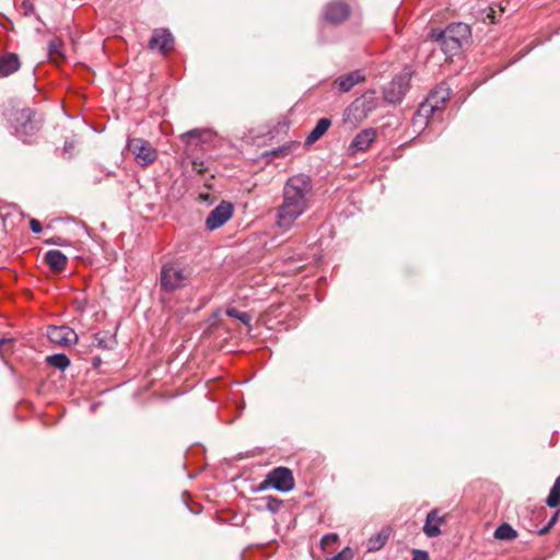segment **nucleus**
<instances>
[{
    "label": "nucleus",
    "mask_w": 560,
    "mask_h": 560,
    "mask_svg": "<svg viewBox=\"0 0 560 560\" xmlns=\"http://www.w3.org/2000/svg\"><path fill=\"white\" fill-rule=\"evenodd\" d=\"M266 485H270L280 492H289L294 488L292 471L287 467L275 468L267 475L262 488H265Z\"/></svg>",
    "instance_id": "obj_10"
},
{
    "label": "nucleus",
    "mask_w": 560,
    "mask_h": 560,
    "mask_svg": "<svg viewBox=\"0 0 560 560\" xmlns=\"http://www.w3.org/2000/svg\"><path fill=\"white\" fill-rule=\"evenodd\" d=\"M546 504L549 508H557L560 504V493L550 490L546 500Z\"/></svg>",
    "instance_id": "obj_27"
},
{
    "label": "nucleus",
    "mask_w": 560,
    "mask_h": 560,
    "mask_svg": "<svg viewBox=\"0 0 560 560\" xmlns=\"http://www.w3.org/2000/svg\"><path fill=\"white\" fill-rule=\"evenodd\" d=\"M314 189L310 176L296 174L287 179L282 188L281 202L277 207L276 225L291 230L313 205Z\"/></svg>",
    "instance_id": "obj_1"
},
{
    "label": "nucleus",
    "mask_w": 560,
    "mask_h": 560,
    "mask_svg": "<svg viewBox=\"0 0 560 560\" xmlns=\"http://www.w3.org/2000/svg\"><path fill=\"white\" fill-rule=\"evenodd\" d=\"M215 133L211 129H191L180 136V140L185 143V154L192 156L194 153L202 144L213 141Z\"/></svg>",
    "instance_id": "obj_8"
},
{
    "label": "nucleus",
    "mask_w": 560,
    "mask_h": 560,
    "mask_svg": "<svg viewBox=\"0 0 560 560\" xmlns=\"http://www.w3.org/2000/svg\"><path fill=\"white\" fill-rule=\"evenodd\" d=\"M486 18L490 21V23L494 24L498 22L497 11L493 7H489L487 11Z\"/></svg>",
    "instance_id": "obj_34"
},
{
    "label": "nucleus",
    "mask_w": 560,
    "mask_h": 560,
    "mask_svg": "<svg viewBox=\"0 0 560 560\" xmlns=\"http://www.w3.org/2000/svg\"><path fill=\"white\" fill-rule=\"evenodd\" d=\"M62 48L63 42L60 38L55 37L50 39L48 44V54L51 58L63 57Z\"/></svg>",
    "instance_id": "obj_24"
},
{
    "label": "nucleus",
    "mask_w": 560,
    "mask_h": 560,
    "mask_svg": "<svg viewBox=\"0 0 560 560\" xmlns=\"http://www.w3.org/2000/svg\"><path fill=\"white\" fill-rule=\"evenodd\" d=\"M48 339L56 345L69 347L78 341L77 332L69 326H48L47 327Z\"/></svg>",
    "instance_id": "obj_12"
},
{
    "label": "nucleus",
    "mask_w": 560,
    "mask_h": 560,
    "mask_svg": "<svg viewBox=\"0 0 560 560\" xmlns=\"http://www.w3.org/2000/svg\"><path fill=\"white\" fill-rule=\"evenodd\" d=\"M353 557V553L349 547H346L342 551H340L338 555L334 556L330 560H351Z\"/></svg>",
    "instance_id": "obj_28"
},
{
    "label": "nucleus",
    "mask_w": 560,
    "mask_h": 560,
    "mask_svg": "<svg viewBox=\"0 0 560 560\" xmlns=\"http://www.w3.org/2000/svg\"><path fill=\"white\" fill-rule=\"evenodd\" d=\"M233 214V206L230 202L222 201L213 210L210 211L206 219V229L209 231L217 230L225 224Z\"/></svg>",
    "instance_id": "obj_11"
},
{
    "label": "nucleus",
    "mask_w": 560,
    "mask_h": 560,
    "mask_svg": "<svg viewBox=\"0 0 560 560\" xmlns=\"http://www.w3.org/2000/svg\"><path fill=\"white\" fill-rule=\"evenodd\" d=\"M338 536L336 534H327L322 538V546L325 548L331 544L337 542Z\"/></svg>",
    "instance_id": "obj_30"
},
{
    "label": "nucleus",
    "mask_w": 560,
    "mask_h": 560,
    "mask_svg": "<svg viewBox=\"0 0 560 560\" xmlns=\"http://www.w3.org/2000/svg\"><path fill=\"white\" fill-rule=\"evenodd\" d=\"M266 509L272 513H276L280 510L282 505V500L277 499L275 497H266Z\"/></svg>",
    "instance_id": "obj_26"
},
{
    "label": "nucleus",
    "mask_w": 560,
    "mask_h": 560,
    "mask_svg": "<svg viewBox=\"0 0 560 560\" xmlns=\"http://www.w3.org/2000/svg\"><path fill=\"white\" fill-rule=\"evenodd\" d=\"M388 534L385 532H381L374 536H372L366 542V549L370 552H374L380 550L387 541Z\"/></svg>",
    "instance_id": "obj_23"
},
{
    "label": "nucleus",
    "mask_w": 560,
    "mask_h": 560,
    "mask_svg": "<svg viewBox=\"0 0 560 560\" xmlns=\"http://www.w3.org/2000/svg\"><path fill=\"white\" fill-rule=\"evenodd\" d=\"M191 272L176 264H166L161 270V287L165 291H174L185 287Z\"/></svg>",
    "instance_id": "obj_6"
},
{
    "label": "nucleus",
    "mask_w": 560,
    "mask_h": 560,
    "mask_svg": "<svg viewBox=\"0 0 560 560\" xmlns=\"http://www.w3.org/2000/svg\"><path fill=\"white\" fill-rule=\"evenodd\" d=\"M190 158H191L192 170L195 172H197L198 174H202L206 171L203 162L196 158H192V156H190Z\"/></svg>",
    "instance_id": "obj_29"
},
{
    "label": "nucleus",
    "mask_w": 560,
    "mask_h": 560,
    "mask_svg": "<svg viewBox=\"0 0 560 560\" xmlns=\"http://www.w3.org/2000/svg\"><path fill=\"white\" fill-rule=\"evenodd\" d=\"M45 262L56 272L62 271L68 262L67 256L60 250H48L44 256Z\"/></svg>",
    "instance_id": "obj_18"
},
{
    "label": "nucleus",
    "mask_w": 560,
    "mask_h": 560,
    "mask_svg": "<svg viewBox=\"0 0 560 560\" xmlns=\"http://www.w3.org/2000/svg\"><path fill=\"white\" fill-rule=\"evenodd\" d=\"M378 106V98L374 91H366L357 97L345 110L343 120L352 127L358 126Z\"/></svg>",
    "instance_id": "obj_3"
},
{
    "label": "nucleus",
    "mask_w": 560,
    "mask_h": 560,
    "mask_svg": "<svg viewBox=\"0 0 560 560\" xmlns=\"http://www.w3.org/2000/svg\"><path fill=\"white\" fill-rule=\"evenodd\" d=\"M558 513H559V512H557V513L551 517V520H550V521H549V523H548V526H547V527H546L541 533L547 532V530H548V528H550V527H551V526L557 522Z\"/></svg>",
    "instance_id": "obj_38"
},
{
    "label": "nucleus",
    "mask_w": 560,
    "mask_h": 560,
    "mask_svg": "<svg viewBox=\"0 0 560 560\" xmlns=\"http://www.w3.org/2000/svg\"><path fill=\"white\" fill-rule=\"evenodd\" d=\"M47 243L52 244V245H62L63 244L61 237H59V236L48 240Z\"/></svg>",
    "instance_id": "obj_37"
},
{
    "label": "nucleus",
    "mask_w": 560,
    "mask_h": 560,
    "mask_svg": "<svg viewBox=\"0 0 560 560\" xmlns=\"http://www.w3.org/2000/svg\"><path fill=\"white\" fill-rule=\"evenodd\" d=\"M48 365L54 366L60 371H65L70 365V359L63 353L48 355L46 358Z\"/></svg>",
    "instance_id": "obj_21"
},
{
    "label": "nucleus",
    "mask_w": 560,
    "mask_h": 560,
    "mask_svg": "<svg viewBox=\"0 0 560 560\" xmlns=\"http://www.w3.org/2000/svg\"><path fill=\"white\" fill-rule=\"evenodd\" d=\"M450 96L451 90L446 84L438 85L430 92L425 101L421 103L417 113L418 118L428 119L433 116L448 101Z\"/></svg>",
    "instance_id": "obj_5"
},
{
    "label": "nucleus",
    "mask_w": 560,
    "mask_h": 560,
    "mask_svg": "<svg viewBox=\"0 0 560 560\" xmlns=\"http://www.w3.org/2000/svg\"><path fill=\"white\" fill-rule=\"evenodd\" d=\"M550 490L560 493V476L556 478L553 486L551 487Z\"/></svg>",
    "instance_id": "obj_36"
},
{
    "label": "nucleus",
    "mask_w": 560,
    "mask_h": 560,
    "mask_svg": "<svg viewBox=\"0 0 560 560\" xmlns=\"http://www.w3.org/2000/svg\"><path fill=\"white\" fill-rule=\"evenodd\" d=\"M412 560H429L428 552L422 550H413Z\"/></svg>",
    "instance_id": "obj_35"
},
{
    "label": "nucleus",
    "mask_w": 560,
    "mask_h": 560,
    "mask_svg": "<svg viewBox=\"0 0 560 560\" xmlns=\"http://www.w3.org/2000/svg\"><path fill=\"white\" fill-rule=\"evenodd\" d=\"M24 15H30L34 12V4L30 0H24L21 4Z\"/></svg>",
    "instance_id": "obj_32"
},
{
    "label": "nucleus",
    "mask_w": 560,
    "mask_h": 560,
    "mask_svg": "<svg viewBox=\"0 0 560 560\" xmlns=\"http://www.w3.org/2000/svg\"><path fill=\"white\" fill-rule=\"evenodd\" d=\"M226 315L230 316V317L240 319L245 325H249L250 319H252V317H250V315L248 313L240 312L236 308H228L226 310Z\"/></svg>",
    "instance_id": "obj_25"
},
{
    "label": "nucleus",
    "mask_w": 560,
    "mask_h": 560,
    "mask_svg": "<svg viewBox=\"0 0 560 560\" xmlns=\"http://www.w3.org/2000/svg\"><path fill=\"white\" fill-rule=\"evenodd\" d=\"M126 148L141 167H147L154 163L159 155L152 143L142 138H129Z\"/></svg>",
    "instance_id": "obj_7"
},
{
    "label": "nucleus",
    "mask_w": 560,
    "mask_h": 560,
    "mask_svg": "<svg viewBox=\"0 0 560 560\" xmlns=\"http://www.w3.org/2000/svg\"><path fill=\"white\" fill-rule=\"evenodd\" d=\"M74 148H75V141L67 140L63 145V154L67 155L68 158H71Z\"/></svg>",
    "instance_id": "obj_31"
},
{
    "label": "nucleus",
    "mask_w": 560,
    "mask_h": 560,
    "mask_svg": "<svg viewBox=\"0 0 560 560\" xmlns=\"http://www.w3.org/2000/svg\"><path fill=\"white\" fill-rule=\"evenodd\" d=\"M504 9L502 7H499V12L502 13Z\"/></svg>",
    "instance_id": "obj_39"
},
{
    "label": "nucleus",
    "mask_w": 560,
    "mask_h": 560,
    "mask_svg": "<svg viewBox=\"0 0 560 560\" xmlns=\"http://www.w3.org/2000/svg\"><path fill=\"white\" fill-rule=\"evenodd\" d=\"M331 126L329 118H320L313 130L306 137V144H312L320 139Z\"/></svg>",
    "instance_id": "obj_20"
},
{
    "label": "nucleus",
    "mask_w": 560,
    "mask_h": 560,
    "mask_svg": "<svg viewBox=\"0 0 560 560\" xmlns=\"http://www.w3.org/2000/svg\"><path fill=\"white\" fill-rule=\"evenodd\" d=\"M34 117V112L28 107L21 108L14 114L12 128L15 136L24 142H28L30 138L40 128L39 122Z\"/></svg>",
    "instance_id": "obj_4"
},
{
    "label": "nucleus",
    "mask_w": 560,
    "mask_h": 560,
    "mask_svg": "<svg viewBox=\"0 0 560 560\" xmlns=\"http://www.w3.org/2000/svg\"><path fill=\"white\" fill-rule=\"evenodd\" d=\"M20 68V60L16 54L10 52L0 57V78L8 77Z\"/></svg>",
    "instance_id": "obj_19"
},
{
    "label": "nucleus",
    "mask_w": 560,
    "mask_h": 560,
    "mask_svg": "<svg viewBox=\"0 0 560 560\" xmlns=\"http://www.w3.org/2000/svg\"><path fill=\"white\" fill-rule=\"evenodd\" d=\"M365 80V75L361 70H354L347 74L338 77L332 85L338 89L341 93L349 92L353 86L363 82Z\"/></svg>",
    "instance_id": "obj_15"
},
{
    "label": "nucleus",
    "mask_w": 560,
    "mask_h": 560,
    "mask_svg": "<svg viewBox=\"0 0 560 560\" xmlns=\"http://www.w3.org/2000/svg\"><path fill=\"white\" fill-rule=\"evenodd\" d=\"M516 537V530L508 523L501 524L494 532V538L499 540H512Z\"/></svg>",
    "instance_id": "obj_22"
},
{
    "label": "nucleus",
    "mask_w": 560,
    "mask_h": 560,
    "mask_svg": "<svg viewBox=\"0 0 560 560\" xmlns=\"http://www.w3.org/2000/svg\"><path fill=\"white\" fill-rule=\"evenodd\" d=\"M30 228H31L32 232L35 234L40 233L43 230L40 222L36 219H32L30 221Z\"/></svg>",
    "instance_id": "obj_33"
},
{
    "label": "nucleus",
    "mask_w": 560,
    "mask_h": 560,
    "mask_svg": "<svg viewBox=\"0 0 560 560\" xmlns=\"http://www.w3.org/2000/svg\"><path fill=\"white\" fill-rule=\"evenodd\" d=\"M410 72L395 77L384 89V98L390 104H399L409 90Z\"/></svg>",
    "instance_id": "obj_9"
},
{
    "label": "nucleus",
    "mask_w": 560,
    "mask_h": 560,
    "mask_svg": "<svg viewBox=\"0 0 560 560\" xmlns=\"http://www.w3.org/2000/svg\"><path fill=\"white\" fill-rule=\"evenodd\" d=\"M174 37L167 30H155L149 40L151 49H158L163 55L173 49Z\"/></svg>",
    "instance_id": "obj_14"
},
{
    "label": "nucleus",
    "mask_w": 560,
    "mask_h": 560,
    "mask_svg": "<svg viewBox=\"0 0 560 560\" xmlns=\"http://www.w3.org/2000/svg\"><path fill=\"white\" fill-rule=\"evenodd\" d=\"M430 37L438 42L445 55H456L470 37V27L466 23H453L445 30H432Z\"/></svg>",
    "instance_id": "obj_2"
},
{
    "label": "nucleus",
    "mask_w": 560,
    "mask_h": 560,
    "mask_svg": "<svg viewBox=\"0 0 560 560\" xmlns=\"http://www.w3.org/2000/svg\"><path fill=\"white\" fill-rule=\"evenodd\" d=\"M375 139L376 130L374 128H365L353 138L349 149L352 152H363L371 147Z\"/></svg>",
    "instance_id": "obj_16"
},
{
    "label": "nucleus",
    "mask_w": 560,
    "mask_h": 560,
    "mask_svg": "<svg viewBox=\"0 0 560 560\" xmlns=\"http://www.w3.org/2000/svg\"><path fill=\"white\" fill-rule=\"evenodd\" d=\"M445 522L443 516H439L438 510L428 513L423 532L428 537H438L441 534L440 526Z\"/></svg>",
    "instance_id": "obj_17"
},
{
    "label": "nucleus",
    "mask_w": 560,
    "mask_h": 560,
    "mask_svg": "<svg viewBox=\"0 0 560 560\" xmlns=\"http://www.w3.org/2000/svg\"><path fill=\"white\" fill-rule=\"evenodd\" d=\"M350 8L343 1H332L324 9V18L332 24H339L349 18Z\"/></svg>",
    "instance_id": "obj_13"
}]
</instances>
